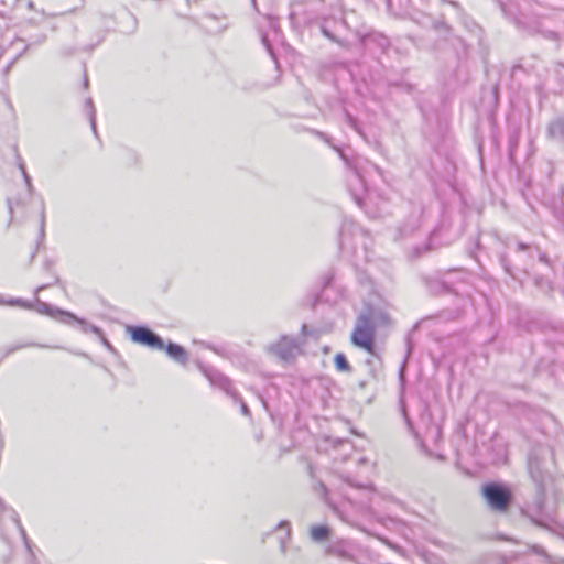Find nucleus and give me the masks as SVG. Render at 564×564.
<instances>
[{
  "label": "nucleus",
  "instance_id": "f257e3e1",
  "mask_svg": "<svg viewBox=\"0 0 564 564\" xmlns=\"http://www.w3.org/2000/svg\"><path fill=\"white\" fill-rule=\"evenodd\" d=\"M350 339L354 346L368 352H373L375 327L368 314H361L358 316Z\"/></svg>",
  "mask_w": 564,
  "mask_h": 564
},
{
  "label": "nucleus",
  "instance_id": "f03ea898",
  "mask_svg": "<svg viewBox=\"0 0 564 564\" xmlns=\"http://www.w3.org/2000/svg\"><path fill=\"white\" fill-rule=\"evenodd\" d=\"M484 497L491 509L496 511L507 510L511 495L507 488L498 484H488L482 489Z\"/></svg>",
  "mask_w": 564,
  "mask_h": 564
},
{
  "label": "nucleus",
  "instance_id": "7ed1b4c3",
  "mask_svg": "<svg viewBox=\"0 0 564 564\" xmlns=\"http://www.w3.org/2000/svg\"><path fill=\"white\" fill-rule=\"evenodd\" d=\"M269 350L283 362L290 364L300 355L301 347L297 339L282 336L278 343L270 346Z\"/></svg>",
  "mask_w": 564,
  "mask_h": 564
},
{
  "label": "nucleus",
  "instance_id": "20e7f679",
  "mask_svg": "<svg viewBox=\"0 0 564 564\" xmlns=\"http://www.w3.org/2000/svg\"><path fill=\"white\" fill-rule=\"evenodd\" d=\"M128 333L133 343L147 346L152 349L162 350L164 345L160 337L147 327L132 326L128 328Z\"/></svg>",
  "mask_w": 564,
  "mask_h": 564
},
{
  "label": "nucleus",
  "instance_id": "39448f33",
  "mask_svg": "<svg viewBox=\"0 0 564 564\" xmlns=\"http://www.w3.org/2000/svg\"><path fill=\"white\" fill-rule=\"evenodd\" d=\"M198 367L202 369L204 375L207 377L212 386L219 387L220 389L225 390L227 393L231 394L237 401L241 404V412L243 415H249V409L246 405V403L234 392L230 391V380L225 377L223 373L214 370V369H207L204 368L200 364H198Z\"/></svg>",
  "mask_w": 564,
  "mask_h": 564
},
{
  "label": "nucleus",
  "instance_id": "423d86ee",
  "mask_svg": "<svg viewBox=\"0 0 564 564\" xmlns=\"http://www.w3.org/2000/svg\"><path fill=\"white\" fill-rule=\"evenodd\" d=\"M547 134L551 139L564 142V116L558 117L549 123Z\"/></svg>",
  "mask_w": 564,
  "mask_h": 564
},
{
  "label": "nucleus",
  "instance_id": "0eeeda50",
  "mask_svg": "<svg viewBox=\"0 0 564 564\" xmlns=\"http://www.w3.org/2000/svg\"><path fill=\"white\" fill-rule=\"evenodd\" d=\"M327 555L339 557L343 560H351L350 553L345 549L343 543H334L326 549Z\"/></svg>",
  "mask_w": 564,
  "mask_h": 564
},
{
  "label": "nucleus",
  "instance_id": "6e6552de",
  "mask_svg": "<svg viewBox=\"0 0 564 564\" xmlns=\"http://www.w3.org/2000/svg\"><path fill=\"white\" fill-rule=\"evenodd\" d=\"M311 538L315 542H322L329 535V529L326 525H315L311 528Z\"/></svg>",
  "mask_w": 564,
  "mask_h": 564
},
{
  "label": "nucleus",
  "instance_id": "1a4fd4ad",
  "mask_svg": "<svg viewBox=\"0 0 564 564\" xmlns=\"http://www.w3.org/2000/svg\"><path fill=\"white\" fill-rule=\"evenodd\" d=\"M370 318L371 322L378 326H386L389 325L391 322L389 314L381 310H373L371 312Z\"/></svg>",
  "mask_w": 564,
  "mask_h": 564
},
{
  "label": "nucleus",
  "instance_id": "9d476101",
  "mask_svg": "<svg viewBox=\"0 0 564 564\" xmlns=\"http://www.w3.org/2000/svg\"><path fill=\"white\" fill-rule=\"evenodd\" d=\"M334 361H335V367L338 371H341V372H350L351 371V367H350L349 362L347 361L344 354L338 352L335 356Z\"/></svg>",
  "mask_w": 564,
  "mask_h": 564
},
{
  "label": "nucleus",
  "instance_id": "9b49d317",
  "mask_svg": "<svg viewBox=\"0 0 564 564\" xmlns=\"http://www.w3.org/2000/svg\"><path fill=\"white\" fill-rule=\"evenodd\" d=\"M426 433L433 438L435 443H437L441 440L442 436V429L438 424L432 423L429 427Z\"/></svg>",
  "mask_w": 564,
  "mask_h": 564
},
{
  "label": "nucleus",
  "instance_id": "f8f14e48",
  "mask_svg": "<svg viewBox=\"0 0 564 564\" xmlns=\"http://www.w3.org/2000/svg\"><path fill=\"white\" fill-rule=\"evenodd\" d=\"M177 352H178V364H183V365L186 364V361H187L186 350L183 347L178 346Z\"/></svg>",
  "mask_w": 564,
  "mask_h": 564
},
{
  "label": "nucleus",
  "instance_id": "ddd939ff",
  "mask_svg": "<svg viewBox=\"0 0 564 564\" xmlns=\"http://www.w3.org/2000/svg\"><path fill=\"white\" fill-rule=\"evenodd\" d=\"M167 351L171 356H174L176 355V346L173 345V344H170L169 347H167Z\"/></svg>",
  "mask_w": 564,
  "mask_h": 564
},
{
  "label": "nucleus",
  "instance_id": "4468645a",
  "mask_svg": "<svg viewBox=\"0 0 564 564\" xmlns=\"http://www.w3.org/2000/svg\"><path fill=\"white\" fill-rule=\"evenodd\" d=\"M347 119H348L350 126L357 130L356 120L348 113H347Z\"/></svg>",
  "mask_w": 564,
  "mask_h": 564
},
{
  "label": "nucleus",
  "instance_id": "2eb2a0df",
  "mask_svg": "<svg viewBox=\"0 0 564 564\" xmlns=\"http://www.w3.org/2000/svg\"><path fill=\"white\" fill-rule=\"evenodd\" d=\"M518 248H519L520 250H524V249L527 248V246H525L524 243H519V245H518Z\"/></svg>",
  "mask_w": 564,
  "mask_h": 564
},
{
  "label": "nucleus",
  "instance_id": "dca6fc26",
  "mask_svg": "<svg viewBox=\"0 0 564 564\" xmlns=\"http://www.w3.org/2000/svg\"><path fill=\"white\" fill-rule=\"evenodd\" d=\"M262 41H263V43L267 45L268 50H270V47H269V45H268V42H267V36H263V37H262Z\"/></svg>",
  "mask_w": 564,
  "mask_h": 564
},
{
  "label": "nucleus",
  "instance_id": "f3484780",
  "mask_svg": "<svg viewBox=\"0 0 564 564\" xmlns=\"http://www.w3.org/2000/svg\"><path fill=\"white\" fill-rule=\"evenodd\" d=\"M355 200L357 202L358 205H360V198L358 196H355Z\"/></svg>",
  "mask_w": 564,
  "mask_h": 564
},
{
  "label": "nucleus",
  "instance_id": "a211bd4d",
  "mask_svg": "<svg viewBox=\"0 0 564 564\" xmlns=\"http://www.w3.org/2000/svg\"><path fill=\"white\" fill-rule=\"evenodd\" d=\"M288 525V522H280L279 527Z\"/></svg>",
  "mask_w": 564,
  "mask_h": 564
},
{
  "label": "nucleus",
  "instance_id": "6ab92c4d",
  "mask_svg": "<svg viewBox=\"0 0 564 564\" xmlns=\"http://www.w3.org/2000/svg\"><path fill=\"white\" fill-rule=\"evenodd\" d=\"M252 2H253V6H256V0H252Z\"/></svg>",
  "mask_w": 564,
  "mask_h": 564
}]
</instances>
